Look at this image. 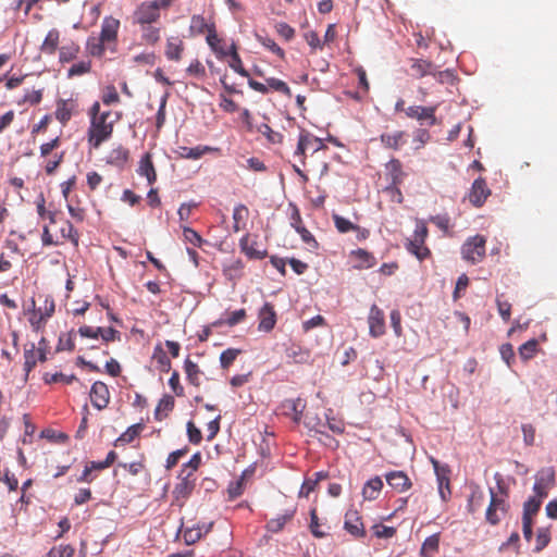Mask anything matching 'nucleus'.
<instances>
[{
    "label": "nucleus",
    "instance_id": "1",
    "mask_svg": "<svg viewBox=\"0 0 557 557\" xmlns=\"http://www.w3.org/2000/svg\"><path fill=\"white\" fill-rule=\"evenodd\" d=\"M88 114L90 116L89 139H107L110 137L120 119L117 112L109 109L102 110L99 102H95L90 107Z\"/></svg>",
    "mask_w": 557,
    "mask_h": 557
},
{
    "label": "nucleus",
    "instance_id": "2",
    "mask_svg": "<svg viewBox=\"0 0 557 557\" xmlns=\"http://www.w3.org/2000/svg\"><path fill=\"white\" fill-rule=\"evenodd\" d=\"M75 109L76 102L74 100H59L57 102L54 115H45L37 124V132L47 129L50 123H54L57 126H63L72 117Z\"/></svg>",
    "mask_w": 557,
    "mask_h": 557
},
{
    "label": "nucleus",
    "instance_id": "3",
    "mask_svg": "<svg viewBox=\"0 0 557 557\" xmlns=\"http://www.w3.org/2000/svg\"><path fill=\"white\" fill-rule=\"evenodd\" d=\"M486 239L482 235L469 237L461 247L462 258L471 263H479L485 257Z\"/></svg>",
    "mask_w": 557,
    "mask_h": 557
},
{
    "label": "nucleus",
    "instance_id": "4",
    "mask_svg": "<svg viewBox=\"0 0 557 557\" xmlns=\"http://www.w3.org/2000/svg\"><path fill=\"white\" fill-rule=\"evenodd\" d=\"M178 479L180 482L175 484L174 490L172 492V505L182 508L186 499L191 495L195 488V479L190 476V472L186 474L180 473Z\"/></svg>",
    "mask_w": 557,
    "mask_h": 557
},
{
    "label": "nucleus",
    "instance_id": "5",
    "mask_svg": "<svg viewBox=\"0 0 557 557\" xmlns=\"http://www.w3.org/2000/svg\"><path fill=\"white\" fill-rule=\"evenodd\" d=\"M159 18L160 13L151 1L141 2L133 13V23L140 26L152 25Z\"/></svg>",
    "mask_w": 557,
    "mask_h": 557
},
{
    "label": "nucleus",
    "instance_id": "6",
    "mask_svg": "<svg viewBox=\"0 0 557 557\" xmlns=\"http://www.w3.org/2000/svg\"><path fill=\"white\" fill-rule=\"evenodd\" d=\"M555 469L553 467H546L539 471L533 491L540 498H544L548 495V490L555 484Z\"/></svg>",
    "mask_w": 557,
    "mask_h": 557
},
{
    "label": "nucleus",
    "instance_id": "7",
    "mask_svg": "<svg viewBox=\"0 0 557 557\" xmlns=\"http://www.w3.org/2000/svg\"><path fill=\"white\" fill-rule=\"evenodd\" d=\"M436 106H410L405 110V113L408 117L418 120L422 125H434L436 124Z\"/></svg>",
    "mask_w": 557,
    "mask_h": 557
},
{
    "label": "nucleus",
    "instance_id": "8",
    "mask_svg": "<svg viewBox=\"0 0 557 557\" xmlns=\"http://www.w3.org/2000/svg\"><path fill=\"white\" fill-rule=\"evenodd\" d=\"M431 462L433 465V468H434V471L436 474V479H437V483H438V492H440L441 498L444 502H446L451 494L450 481H449V475H448L449 469L447 466H441L440 462L434 458L431 459Z\"/></svg>",
    "mask_w": 557,
    "mask_h": 557
},
{
    "label": "nucleus",
    "instance_id": "9",
    "mask_svg": "<svg viewBox=\"0 0 557 557\" xmlns=\"http://www.w3.org/2000/svg\"><path fill=\"white\" fill-rule=\"evenodd\" d=\"M344 529L356 539L364 537L366 529L358 510L348 509L346 511Z\"/></svg>",
    "mask_w": 557,
    "mask_h": 557
},
{
    "label": "nucleus",
    "instance_id": "10",
    "mask_svg": "<svg viewBox=\"0 0 557 557\" xmlns=\"http://www.w3.org/2000/svg\"><path fill=\"white\" fill-rule=\"evenodd\" d=\"M368 324L369 334L372 337H381L385 333V315L376 305H372L370 308Z\"/></svg>",
    "mask_w": 557,
    "mask_h": 557
},
{
    "label": "nucleus",
    "instance_id": "11",
    "mask_svg": "<svg viewBox=\"0 0 557 557\" xmlns=\"http://www.w3.org/2000/svg\"><path fill=\"white\" fill-rule=\"evenodd\" d=\"M90 401L95 408L102 410L110 403V392L108 385L101 381H97L91 385Z\"/></svg>",
    "mask_w": 557,
    "mask_h": 557
},
{
    "label": "nucleus",
    "instance_id": "12",
    "mask_svg": "<svg viewBox=\"0 0 557 557\" xmlns=\"http://www.w3.org/2000/svg\"><path fill=\"white\" fill-rule=\"evenodd\" d=\"M491 500L486 509V521L492 525L497 524L500 521L498 511L503 515L507 511V503L504 498L498 497L493 488H490Z\"/></svg>",
    "mask_w": 557,
    "mask_h": 557
},
{
    "label": "nucleus",
    "instance_id": "13",
    "mask_svg": "<svg viewBox=\"0 0 557 557\" xmlns=\"http://www.w3.org/2000/svg\"><path fill=\"white\" fill-rule=\"evenodd\" d=\"M297 508L296 506H292L286 508L283 513L277 515L275 518L270 519L265 523V530L269 533H280L284 530L285 525L293 521L296 515Z\"/></svg>",
    "mask_w": 557,
    "mask_h": 557
},
{
    "label": "nucleus",
    "instance_id": "14",
    "mask_svg": "<svg viewBox=\"0 0 557 557\" xmlns=\"http://www.w3.org/2000/svg\"><path fill=\"white\" fill-rule=\"evenodd\" d=\"M490 195L491 189L488 188L485 180L479 177L473 182L468 198L473 206L481 207Z\"/></svg>",
    "mask_w": 557,
    "mask_h": 557
},
{
    "label": "nucleus",
    "instance_id": "15",
    "mask_svg": "<svg viewBox=\"0 0 557 557\" xmlns=\"http://www.w3.org/2000/svg\"><path fill=\"white\" fill-rule=\"evenodd\" d=\"M120 26V20L113 16H106L101 24L99 37L102 41H106L108 45L115 44L117 41Z\"/></svg>",
    "mask_w": 557,
    "mask_h": 557
},
{
    "label": "nucleus",
    "instance_id": "16",
    "mask_svg": "<svg viewBox=\"0 0 557 557\" xmlns=\"http://www.w3.org/2000/svg\"><path fill=\"white\" fill-rule=\"evenodd\" d=\"M258 319L259 331L265 333L272 331L276 324V312L274 310V306L270 302H265L259 310Z\"/></svg>",
    "mask_w": 557,
    "mask_h": 557
},
{
    "label": "nucleus",
    "instance_id": "17",
    "mask_svg": "<svg viewBox=\"0 0 557 557\" xmlns=\"http://www.w3.org/2000/svg\"><path fill=\"white\" fill-rule=\"evenodd\" d=\"M281 408L285 416L290 417L295 423H299L306 408V403L301 398L285 399Z\"/></svg>",
    "mask_w": 557,
    "mask_h": 557
},
{
    "label": "nucleus",
    "instance_id": "18",
    "mask_svg": "<svg viewBox=\"0 0 557 557\" xmlns=\"http://www.w3.org/2000/svg\"><path fill=\"white\" fill-rule=\"evenodd\" d=\"M185 44L178 36H172L166 39L164 54L170 61L178 62L182 60Z\"/></svg>",
    "mask_w": 557,
    "mask_h": 557
},
{
    "label": "nucleus",
    "instance_id": "19",
    "mask_svg": "<svg viewBox=\"0 0 557 557\" xmlns=\"http://www.w3.org/2000/svg\"><path fill=\"white\" fill-rule=\"evenodd\" d=\"M350 258L356 261L354 267L359 270L370 269L376 264L375 257L362 248L350 251Z\"/></svg>",
    "mask_w": 557,
    "mask_h": 557
},
{
    "label": "nucleus",
    "instance_id": "20",
    "mask_svg": "<svg viewBox=\"0 0 557 557\" xmlns=\"http://www.w3.org/2000/svg\"><path fill=\"white\" fill-rule=\"evenodd\" d=\"M206 41L218 59L227 57L228 52L224 47L223 39L219 37L215 26H211L210 34H207Z\"/></svg>",
    "mask_w": 557,
    "mask_h": 557
},
{
    "label": "nucleus",
    "instance_id": "21",
    "mask_svg": "<svg viewBox=\"0 0 557 557\" xmlns=\"http://www.w3.org/2000/svg\"><path fill=\"white\" fill-rule=\"evenodd\" d=\"M385 478L388 485L398 492H404L411 487V481L404 471H392Z\"/></svg>",
    "mask_w": 557,
    "mask_h": 557
},
{
    "label": "nucleus",
    "instance_id": "22",
    "mask_svg": "<svg viewBox=\"0 0 557 557\" xmlns=\"http://www.w3.org/2000/svg\"><path fill=\"white\" fill-rule=\"evenodd\" d=\"M242 251L250 259H263L267 256L265 249H260L256 242L250 240L249 235H245L239 240Z\"/></svg>",
    "mask_w": 557,
    "mask_h": 557
},
{
    "label": "nucleus",
    "instance_id": "23",
    "mask_svg": "<svg viewBox=\"0 0 557 557\" xmlns=\"http://www.w3.org/2000/svg\"><path fill=\"white\" fill-rule=\"evenodd\" d=\"M50 218L49 225H44V232H42V243L44 245H58L60 244V237L58 236L60 221H57L54 216Z\"/></svg>",
    "mask_w": 557,
    "mask_h": 557
},
{
    "label": "nucleus",
    "instance_id": "24",
    "mask_svg": "<svg viewBox=\"0 0 557 557\" xmlns=\"http://www.w3.org/2000/svg\"><path fill=\"white\" fill-rule=\"evenodd\" d=\"M184 371L186 374V380L190 385L195 387H199L201 385V376L203 375V372L190 358L185 359Z\"/></svg>",
    "mask_w": 557,
    "mask_h": 557
},
{
    "label": "nucleus",
    "instance_id": "25",
    "mask_svg": "<svg viewBox=\"0 0 557 557\" xmlns=\"http://www.w3.org/2000/svg\"><path fill=\"white\" fill-rule=\"evenodd\" d=\"M128 158V151L122 147L120 144L113 143V147L109 151L108 154L103 157V160L108 164L121 166L123 165Z\"/></svg>",
    "mask_w": 557,
    "mask_h": 557
},
{
    "label": "nucleus",
    "instance_id": "26",
    "mask_svg": "<svg viewBox=\"0 0 557 557\" xmlns=\"http://www.w3.org/2000/svg\"><path fill=\"white\" fill-rule=\"evenodd\" d=\"M412 75L422 78L426 75H435V65L428 60L414 59L411 64Z\"/></svg>",
    "mask_w": 557,
    "mask_h": 557
},
{
    "label": "nucleus",
    "instance_id": "27",
    "mask_svg": "<svg viewBox=\"0 0 557 557\" xmlns=\"http://www.w3.org/2000/svg\"><path fill=\"white\" fill-rule=\"evenodd\" d=\"M471 493L468 497V511L474 513L478 511L484 503V493L478 484L470 485Z\"/></svg>",
    "mask_w": 557,
    "mask_h": 557
},
{
    "label": "nucleus",
    "instance_id": "28",
    "mask_svg": "<svg viewBox=\"0 0 557 557\" xmlns=\"http://www.w3.org/2000/svg\"><path fill=\"white\" fill-rule=\"evenodd\" d=\"M383 487V481L380 476H374L367 481L362 488V496L366 500H374L379 497Z\"/></svg>",
    "mask_w": 557,
    "mask_h": 557
},
{
    "label": "nucleus",
    "instance_id": "29",
    "mask_svg": "<svg viewBox=\"0 0 557 557\" xmlns=\"http://www.w3.org/2000/svg\"><path fill=\"white\" fill-rule=\"evenodd\" d=\"M211 26L214 23H208L202 15H193L190 18L189 33L191 36H199L205 33L210 34Z\"/></svg>",
    "mask_w": 557,
    "mask_h": 557
},
{
    "label": "nucleus",
    "instance_id": "30",
    "mask_svg": "<svg viewBox=\"0 0 557 557\" xmlns=\"http://www.w3.org/2000/svg\"><path fill=\"white\" fill-rule=\"evenodd\" d=\"M211 150H212V148L209 146H197V147H193V148L185 147V146H177V148L175 149V152L181 158L196 160V159L201 158L206 152H209Z\"/></svg>",
    "mask_w": 557,
    "mask_h": 557
},
{
    "label": "nucleus",
    "instance_id": "31",
    "mask_svg": "<svg viewBox=\"0 0 557 557\" xmlns=\"http://www.w3.org/2000/svg\"><path fill=\"white\" fill-rule=\"evenodd\" d=\"M152 361L157 363L161 372L168 373L172 368L171 360L160 344L153 349Z\"/></svg>",
    "mask_w": 557,
    "mask_h": 557
},
{
    "label": "nucleus",
    "instance_id": "32",
    "mask_svg": "<svg viewBox=\"0 0 557 557\" xmlns=\"http://www.w3.org/2000/svg\"><path fill=\"white\" fill-rule=\"evenodd\" d=\"M440 549V533L428 536L420 549L421 557H433Z\"/></svg>",
    "mask_w": 557,
    "mask_h": 557
},
{
    "label": "nucleus",
    "instance_id": "33",
    "mask_svg": "<svg viewBox=\"0 0 557 557\" xmlns=\"http://www.w3.org/2000/svg\"><path fill=\"white\" fill-rule=\"evenodd\" d=\"M138 172L140 175L146 176L148 183L151 185L157 180V174L152 164L150 153H145L139 163Z\"/></svg>",
    "mask_w": 557,
    "mask_h": 557
},
{
    "label": "nucleus",
    "instance_id": "34",
    "mask_svg": "<svg viewBox=\"0 0 557 557\" xmlns=\"http://www.w3.org/2000/svg\"><path fill=\"white\" fill-rule=\"evenodd\" d=\"M249 211L245 205L239 203L235 206L233 210V230L235 233L239 232L245 227Z\"/></svg>",
    "mask_w": 557,
    "mask_h": 557
},
{
    "label": "nucleus",
    "instance_id": "35",
    "mask_svg": "<svg viewBox=\"0 0 557 557\" xmlns=\"http://www.w3.org/2000/svg\"><path fill=\"white\" fill-rule=\"evenodd\" d=\"M389 185H400L404 181L405 173L401 170L399 160L393 159L386 164Z\"/></svg>",
    "mask_w": 557,
    "mask_h": 557
},
{
    "label": "nucleus",
    "instance_id": "36",
    "mask_svg": "<svg viewBox=\"0 0 557 557\" xmlns=\"http://www.w3.org/2000/svg\"><path fill=\"white\" fill-rule=\"evenodd\" d=\"M405 247L410 253L414 255L417 257V259H419L420 261H423L424 259L429 258L431 255V251L425 246V243L420 244L419 242H416V238L408 239Z\"/></svg>",
    "mask_w": 557,
    "mask_h": 557
},
{
    "label": "nucleus",
    "instance_id": "37",
    "mask_svg": "<svg viewBox=\"0 0 557 557\" xmlns=\"http://www.w3.org/2000/svg\"><path fill=\"white\" fill-rule=\"evenodd\" d=\"M243 269V261L240 259H235L223 267V274L227 280L236 281L242 276Z\"/></svg>",
    "mask_w": 557,
    "mask_h": 557
},
{
    "label": "nucleus",
    "instance_id": "38",
    "mask_svg": "<svg viewBox=\"0 0 557 557\" xmlns=\"http://www.w3.org/2000/svg\"><path fill=\"white\" fill-rule=\"evenodd\" d=\"M79 50H81L79 45L74 41L63 45L59 49L60 62L65 63V62L73 61L74 59L77 58Z\"/></svg>",
    "mask_w": 557,
    "mask_h": 557
},
{
    "label": "nucleus",
    "instance_id": "39",
    "mask_svg": "<svg viewBox=\"0 0 557 557\" xmlns=\"http://www.w3.org/2000/svg\"><path fill=\"white\" fill-rule=\"evenodd\" d=\"M212 523L197 528H188L184 531L183 537L186 544L191 545L200 540L202 534H207L211 529Z\"/></svg>",
    "mask_w": 557,
    "mask_h": 557
},
{
    "label": "nucleus",
    "instance_id": "40",
    "mask_svg": "<svg viewBox=\"0 0 557 557\" xmlns=\"http://www.w3.org/2000/svg\"><path fill=\"white\" fill-rule=\"evenodd\" d=\"M106 41H102L100 37H89L86 42V51L96 58H101L106 53Z\"/></svg>",
    "mask_w": 557,
    "mask_h": 557
},
{
    "label": "nucleus",
    "instance_id": "41",
    "mask_svg": "<svg viewBox=\"0 0 557 557\" xmlns=\"http://www.w3.org/2000/svg\"><path fill=\"white\" fill-rule=\"evenodd\" d=\"M60 41V33L57 29H51L46 36L40 49L42 52L52 54L58 49Z\"/></svg>",
    "mask_w": 557,
    "mask_h": 557
},
{
    "label": "nucleus",
    "instance_id": "42",
    "mask_svg": "<svg viewBox=\"0 0 557 557\" xmlns=\"http://www.w3.org/2000/svg\"><path fill=\"white\" fill-rule=\"evenodd\" d=\"M286 356L293 359L297 363L307 362L310 358V354L308 350L302 349L298 345H292L286 349Z\"/></svg>",
    "mask_w": 557,
    "mask_h": 557
},
{
    "label": "nucleus",
    "instance_id": "43",
    "mask_svg": "<svg viewBox=\"0 0 557 557\" xmlns=\"http://www.w3.org/2000/svg\"><path fill=\"white\" fill-rule=\"evenodd\" d=\"M247 317V312L245 309H238L232 312H226L225 318L220 322L221 324H225L230 327H233L245 321Z\"/></svg>",
    "mask_w": 557,
    "mask_h": 557
},
{
    "label": "nucleus",
    "instance_id": "44",
    "mask_svg": "<svg viewBox=\"0 0 557 557\" xmlns=\"http://www.w3.org/2000/svg\"><path fill=\"white\" fill-rule=\"evenodd\" d=\"M333 221L335 224L336 230L339 233H348L351 231H360V227L352 222H350L348 219L339 215V214H333Z\"/></svg>",
    "mask_w": 557,
    "mask_h": 557
},
{
    "label": "nucleus",
    "instance_id": "45",
    "mask_svg": "<svg viewBox=\"0 0 557 557\" xmlns=\"http://www.w3.org/2000/svg\"><path fill=\"white\" fill-rule=\"evenodd\" d=\"M141 38L148 45H156L160 39V28L152 25L141 26Z\"/></svg>",
    "mask_w": 557,
    "mask_h": 557
},
{
    "label": "nucleus",
    "instance_id": "46",
    "mask_svg": "<svg viewBox=\"0 0 557 557\" xmlns=\"http://www.w3.org/2000/svg\"><path fill=\"white\" fill-rule=\"evenodd\" d=\"M145 425L143 423H135L127 428V430L120 435L116 440V443H132L144 430Z\"/></svg>",
    "mask_w": 557,
    "mask_h": 557
},
{
    "label": "nucleus",
    "instance_id": "47",
    "mask_svg": "<svg viewBox=\"0 0 557 557\" xmlns=\"http://www.w3.org/2000/svg\"><path fill=\"white\" fill-rule=\"evenodd\" d=\"M265 83L269 87V90L272 89L287 97H292V90L284 81L275 77H268L265 78Z\"/></svg>",
    "mask_w": 557,
    "mask_h": 557
},
{
    "label": "nucleus",
    "instance_id": "48",
    "mask_svg": "<svg viewBox=\"0 0 557 557\" xmlns=\"http://www.w3.org/2000/svg\"><path fill=\"white\" fill-rule=\"evenodd\" d=\"M240 354L242 350L237 348H227L223 350L220 355V363L222 369H228Z\"/></svg>",
    "mask_w": 557,
    "mask_h": 557
},
{
    "label": "nucleus",
    "instance_id": "49",
    "mask_svg": "<svg viewBox=\"0 0 557 557\" xmlns=\"http://www.w3.org/2000/svg\"><path fill=\"white\" fill-rule=\"evenodd\" d=\"M40 438L47 440L50 443L64 444L69 441L67 434L58 432L52 429H45L40 433Z\"/></svg>",
    "mask_w": 557,
    "mask_h": 557
},
{
    "label": "nucleus",
    "instance_id": "50",
    "mask_svg": "<svg viewBox=\"0 0 557 557\" xmlns=\"http://www.w3.org/2000/svg\"><path fill=\"white\" fill-rule=\"evenodd\" d=\"M310 532L312 535L317 539H323L326 536V532H324L321 529V523L318 517V512L315 508H312L310 510V524H309Z\"/></svg>",
    "mask_w": 557,
    "mask_h": 557
},
{
    "label": "nucleus",
    "instance_id": "51",
    "mask_svg": "<svg viewBox=\"0 0 557 557\" xmlns=\"http://www.w3.org/2000/svg\"><path fill=\"white\" fill-rule=\"evenodd\" d=\"M59 231L61 232L60 239L70 238L75 245L78 244L77 232H74L73 225L69 221L60 219Z\"/></svg>",
    "mask_w": 557,
    "mask_h": 557
},
{
    "label": "nucleus",
    "instance_id": "52",
    "mask_svg": "<svg viewBox=\"0 0 557 557\" xmlns=\"http://www.w3.org/2000/svg\"><path fill=\"white\" fill-rule=\"evenodd\" d=\"M42 380L47 384L57 383V382H62L64 384H71L74 381H76L77 377L74 374L66 375V374H63L61 372H58V373H54V374L45 373L42 375Z\"/></svg>",
    "mask_w": 557,
    "mask_h": 557
},
{
    "label": "nucleus",
    "instance_id": "53",
    "mask_svg": "<svg viewBox=\"0 0 557 557\" xmlns=\"http://www.w3.org/2000/svg\"><path fill=\"white\" fill-rule=\"evenodd\" d=\"M542 504V498L537 497L536 495L534 497L529 498L523 506V517H530L533 518L535 516Z\"/></svg>",
    "mask_w": 557,
    "mask_h": 557
},
{
    "label": "nucleus",
    "instance_id": "54",
    "mask_svg": "<svg viewBox=\"0 0 557 557\" xmlns=\"http://www.w3.org/2000/svg\"><path fill=\"white\" fill-rule=\"evenodd\" d=\"M257 39L264 48L276 54L282 60L285 58L284 50L272 38L257 36Z\"/></svg>",
    "mask_w": 557,
    "mask_h": 557
},
{
    "label": "nucleus",
    "instance_id": "55",
    "mask_svg": "<svg viewBox=\"0 0 557 557\" xmlns=\"http://www.w3.org/2000/svg\"><path fill=\"white\" fill-rule=\"evenodd\" d=\"M35 343H28L24 348V370L26 372V376H28L32 369L35 367Z\"/></svg>",
    "mask_w": 557,
    "mask_h": 557
},
{
    "label": "nucleus",
    "instance_id": "56",
    "mask_svg": "<svg viewBox=\"0 0 557 557\" xmlns=\"http://www.w3.org/2000/svg\"><path fill=\"white\" fill-rule=\"evenodd\" d=\"M91 70V62L90 61H79L75 64H73L69 71H67V77L72 78L74 76H81L84 74L89 73Z\"/></svg>",
    "mask_w": 557,
    "mask_h": 557
},
{
    "label": "nucleus",
    "instance_id": "57",
    "mask_svg": "<svg viewBox=\"0 0 557 557\" xmlns=\"http://www.w3.org/2000/svg\"><path fill=\"white\" fill-rule=\"evenodd\" d=\"M537 350V341L530 339L519 347V355L523 360L533 358Z\"/></svg>",
    "mask_w": 557,
    "mask_h": 557
},
{
    "label": "nucleus",
    "instance_id": "58",
    "mask_svg": "<svg viewBox=\"0 0 557 557\" xmlns=\"http://www.w3.org/2000/svg\"><path fill=\"white\" fill-rule=\"evenodd\" d=\"M201 463V454L196 453L191 456L188 462L183 465V468L180 473L186 474L190 472V476H194V473L198 470Z\"/></svg>",
    "mask_w": 557,
    "mask_h": 557
},
{
    "label": "nucleus",
    "instance_id": "59",
    "mask_svg": "<svg viewBox=\"0 0 557 557\" xmlns=\"http://www.w3.org/2000/svg\"><path fill=\"white\" fill-rule=\"evenodd\" d=\"M550 541V534L549 530L546 528H542L537 530L536 533V545H535V552H541L544 549Z\"/></svg>",
    "mask_w": 557,
    "mask_h": 557
},
{
    "label": "nucleus",
    "instance_id": "60",
    "mask_svg": "<svg viewBox=\"0 0 557 557\" xmlns=\"http://www.w3.org/2000/svg\"><path fill=\"white\" fill-rule=\"evenodd\" d=\"M183 236L186 242L195 247H201L203 243L202 237L195 230L187 226L183 227Z\"/></svg>",
    "mask_w": 557,
    "mask_h": 557
},
{
    "label": "nucleus",
    "instance_id": "61",
    "mask_svg": "<svg viewBox=\"0 0 557 557\" xmlns=\"http://www.w3.org/2000/svg\"><path fill=\"white\" fill-rule=\"evenodd\" d=\"M186 428L188 441L194 445L200 444L202 440V434L201 431L196 426V424L193 421H188Z\"/></svg>",
    "mask_w": 557,
    "mask_h": 557
},
{
    "label": "nucleus",
    "instance_id": "62",
    "mask_svg": "<svg viewBox=\"0 0 557 557\" xmlns=\"http://www.w3.org/2000/svg\"><path fill=\"white\" fill-rule=\"evenodd\" d=\"M188 450H189V449H188V447L186 446V447H184V448H181V449H177V450L172 451V453L168 456V458H166V465H165V468H166L168 470H170V469L174 468V467L177 465V462L180 461V459H181L182 457H184V456L188 453Z\"/></svg>",
    "mask_w": 557,
    "mask_h": 557
},
{
    "label": "nucleus",
    "instance_id": "63",
    "mask_svg": "<svg viewBox=\"0 0 557 557\" xmlns=\"http://www.w3.org/2000/svg\"><path fill=\"white\" fill-rule=\"evenodd\" d=\"M169 385H170L172 392L177 397H183L185 395V391H184V387L181 385L180 374L177 371L172 372L171 377L169 379Z\"/></svg>",
    "mask_w": 557,
    "mask_h": 557
},
{
    "label": "nucleus",
    "instance_id": "64",
    "mask_svg": "<svg viewBox=\"0 0 557 557\" xmlns=\"http://www.w3.org/2000/svg\"><path fill=\"white\" fill-rule=\"evenodd\" d=\"M186 72L188 75L197 78H202L206 76V69L199 60L193 61L186 69Z\"/></svg>",
    "mask_w": 557,
    "mask_h": 557
}]
</instances>
